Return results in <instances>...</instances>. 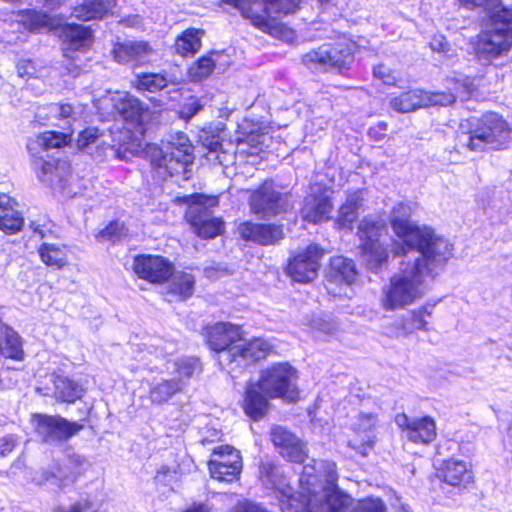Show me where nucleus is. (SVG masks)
<instances>
[{
	"instance_id": "obj_20",
	"label": "nucleus",
	"mask_w": 512,
	"mask_h": 512,
	"mask_svg": "<svg viewBox=\"0 0 512 512\" xmlns=\"http://www.w3.org/2000/svg\"><path fill=\"white\" fill-rule=\"evenodd\" d=\"M328 190L318 188L305 198L301 216L304 221L318 224L327 221L333 209Z\"/></svg>"
},
{
	"instance_id": "obj_53",
	"label": "nucleus",
	"mask_w": 512,
	"mask_h": 512,
	"mask_svg": "<svg viewBox=\"0 0 512 512\" xmlns=\"http://www.w3.org/2000/svg\"><path fill=\"white\" fill-rule=\"evenodd\" d=\"M430 47L433 51H437L445 55H448V52L450 51L449 44L443 35L434 36L430 42Z\"/></svg>"
},
{
	"instance_id": "obj_52",
	"label": "nucleus",
	"mask_w": 512,
	"mask_h": 512,
	"mask_svg": "<svg viewBox=\"0 0 512 512\" xmlns=\"http://www.w3.org/2000/svg\"><path fill=\"white\" fill-rule=\"evenodd\" d=\"M230 512H269L262 505L250 502L242 501L233 506Z\"/></svg>"
},
{
	"instance_id": "obj_49",
	"label": "nucleus",
	"mask_w": 512,
	"mask_h": 512,
	"mask_svg": "<svg viewBox=\"0 0 512 512\" xmlns=\"http://www.w3.org/2000/svg\"><path fill=\"white\" fill-rule=\"evenodd\" d=\"M99 137V129L96 127H89L79 133L77 143L80 148H85L94 143Z\"/></svg>"
},
{
	"instance_id": "obj_29",
	"label": "nucleus",
	"mask_w": 512,
	"mask_h": 512,
	"mask_svg": "<svg viewBox=\"0 0 512 512\" xmlns=\"http://www.w3.org/2000/svg\"><path fill=\"white\" fill-rule=\"evenodd\" d=\"M16 202L8 195H0V229L15 233L22 228L23 217L15 208Z\"/></svg>"
},
{
	"instance_id": "obj_43",
	"label": "nucleus",
	"mask_w": 512,
	"mask_h": 512,
	"mask_svg": "<svg viewBox=\"0 0 512 512\" xmlns=\"http://www.w3.org/2000/svg\"><path fill=\"white\" fill-rule=\"evenodd\" d=\"M133 84L138 90L155 93L164 89L168 84V80L162 74L149 73L137 75Z\"/></svg>"
},
{
	"instance_id": "obj_48",
	"label": "nucleus",
	"mask_w": 512,
	"mask_h": 512,
	"mask_svg": "<svg viewBox=\"0 0 512 512\" xmlns=\"http://www.w3.org/2000/svg\"><path fill=\"white\" fill-rule=\"evenodd\" d=\"M373 75L385 85L393 86L397 83V77L394 71L385 64L375 66L373 69Z\"/></svg>"
},
{
	"instance_id": "obj_23",
	"label": "nucleus",
	"mask_w": 512,
	"mask_h": 512,
	"mask_svg": "<svg viewBox=\"0 0 512 512\" xmlns=\"http://www.w3.org/2000/svg\"><path fill=\"white\" fill-rule=\"evenodd\" d=\"M206 333L210 348L220 353L219 358L233 346V343L241 339L240 327L231 323H216L207 327Z\"/></svg>"
},
{
	"instance_id": "obj_8",
	"label": "nucleus",
	"mask_w": 512,
	"mask_h": 512,
	"mask_svg": "<svg viewBox=\"0 0 512 512\" xmlns=\"http://www.w3.org/2000/svg\"><path fill=\"white\" fill-rule=\"evenodd\" d=\"M385 233L386 224L380 218L366 217L358 226L361 257L372 271L380 269L388 259V251L380 241Z\"/></svg>"
},
{
	"instance_id": "obj_51",
	"label": "nucleus",
	"mask_w": 512,
	"mask_h": 512,
	"mask_svg": "<svg viewBox=\"0 0 512 512\" xmlns=\"http://www.w3.org/2000/svg\"><path fill=\"white\" fill-rule=\"evenodd\" d=\"M204 104L199 98H191L182 107V115L185 118H191L195 116L199 111L203 109Z\"/></svg>"
},
{
	"instance_id": "obj_4",
	"label": "nucleus",
	"mask_w": 512,
	"mask_h": 512,
	"mask_svg": "<svg viewBox=\"0 0 512 512\" xmlns=\"http://www.w3.org/2000/svg\"><path fill=\"white\" fill-rule=\"evenodd\" d=\"M475 57L487 65L507 54L512 46V8H497L490 16L489 26L471 42Z\"/></svg>"
},
{
	"instance_id": "obj_1",
	"label": "nucleus",
	"mask_w": 512,
	"mask_h": 512,
	"mask_svg": "<svg viewBox=\"0 0 512 512\" xmlns=\"http://www.w3.org/2000/svg\"><path fill=\"white\" fill-rule=\"evenodd\" d=\"M410 207L399 203L391 214V226L402 246H395V255L404 254L399 270L382 287L380 305L385 311L405 309L424 297L428 279L453 255L452 244L427 226L409 219Z\"/></svg>"
},
{
	"instance_id": "obj_16",
	"label": "nucleus",
	"mask_w": 512,
	"mask_h": 512,
	"mask_svg": "<svg viewBox=\"0 0 512 512\" xmlns=\"http://www.w3.org/2000/svg\"><path fill=\"white\" fill-rule=\"evenodd\" d=\"M132 269L141 279L163 283L172 275L173 264L160 255H138L133 260Z\"/></svg>"
},
{
	"instance_id": "obj_54",
	"label": "nucleus",
	"mask_w": 512,
	"mask_h": 512,
	"mask_svg": "<svg viewBox=\"0 0 512 512\" xmlns=\"http://www.w3.org/2000/svg\"><path fill=\"white\" fill-rule=\"evenodd\" d=\"M17 439L14 435H6L0 438V455L6 456L16 446Z\"/></svg>"
},
{
	"instance_id": "obj_21",
	"label": "nucleus",
	"mask_w": 512,
	"mask_h": 512,
	"mask_svg": "<svg viewBox=\"0 0 512 512\" xmlns=\"http://www.w3.org/2000/svg\"><path fill=\"white\" fill-rule=\"evenodd\" d=\"M270 438L279 453L289 461L302 462L306 456L301 441L285 427L275 425L271 428Z\"/></svg>"
},
{
	"instance_id": "obj_12",
	"label": "nucleus",
	"mask_w": 512,
	"mask_h": 512,
	"mask_svg": "<svg viewBox=\"0 0 512 512\" xmlns=\"http://www.w3.org/2000/svg\"><path fill=\"white\" fill-rule=\"evenodd\" d=\"M295 370L288 363L271 366L262 372L259 387L270 398L294 399Z\"/></svg>"
},
{
	"instance_id": "obj_26",
	"label": "nucleus",
	"mask_w": 512,
	"mask_h": 512,
	"mask_svg": "<svg viewBox=\"0 0 512 512\" xmlns=\"http://www.w3.org/2000/svg\"><path fill=\"white\" fill-rule=\"evenodd\" d=\"M63 55L73 58L71 53L87 49L92 43V32L89 27L71 24L63 29Z\"/></svg>"
},
{
	"instance_id": "obj_19",
	"label": "nucleus",
	"mask_w": 512,
	"mask_h": 512,
	"mask_svg": "<svg viewBox=\"0 0 512 512\" xmlns=\"http://www.w3.org/2000/svg\"><path fill=\"white\" fill-rule=\"evenodd\" d=\"M377 424V415L372 413H360L353 423V431L358 439L351 440L349 445L362 456H367L377 442L375 434Z\"/></svg>"
},
{
	"instance_id": "obj_61",
	"label": "nucleus",
	"mask_w": 512,
	"mask_h": 512,
	"mask_svg": "<svg viewBox=\"0 0 512 512\" xmlns=\"http://www.w3.org/2000/svg\"><path fill=\"white\" fill-rule=\"evenodd\" d=\"M33 18H34V21H35V25L38 26V27L43 26V25L46 24V21H45L46 16L45 15L34 14Z\"/></svg>"
},
{
	"instance_id": "obj_62",
	"label": "nucleus",
	"mask_w": 512,
	"mask_h": 512,
	"mask_svg": "<svg viewBox=\"0 0 512 512\" xmlns=\"http://www.w3.org/2000/svg\"><path fill=\"white\" fill-rule=\"evenodd\" d=\"M220 147H221V144L219 143L218 140L211 141V143L209 145V149L211 151H217Z\"/></svg>"
},
{
	"instance_id": "obj_39",
	"label": "nucleus",
	"mask_w": 512,
	"mask_h": 512,
	"mask_svg": "<svg viewBox=\"0 0 512 512\" xmlns=\"http://www.w3.org/2000/svg\"><path fill=\"white\" fill-rule=\"evenodd\" d=\"M169 279L168 292L170 294L178 296L180 299L188 298L193 294L195 279L190 273L174 271L173 268Z\"/></svg>"
},
{
	"instance_id": "obj_14",
	"label": "nucleus",
	"mask_w": 512,
	"mask_h": 512,
	"mask_svg": "<svg viewBox=\"0 0 512 512\" xmlns=\"http://www.w3.org/2000/svg\"><path fill=\"white\" fill-rule=\"evenodd\" d=\"M34 420L36 433L46 443L65 441L83 429L82 424L60 416L37 415Z\"/></svg>"
},
{
	"instance_id": "obj_56",
	"label": "nucleus",
	"mask_w": 512,
	"mask_h": 512,
	"mask_svg": "<svg viewBox=\"0 0 512 512\" xmlns=\"http://www.w3.org/2000/svg\"><path fill=\"white\" fill-rule=\"evenodd\" d=\"M467 8L482 7L487 9L496 4L497 0H459Z\"/></svg>"
},
{
	"instance_id": "obj_42",
	"label": "nucleus",
	"mask_w": 512,
	"mask_h": 512,
	"mask_svg": "<svg viewBox=\"0 0 512 512\" xmlns=\"http://www.w3.org/2000/svg\"><path fill=\"white\" fill-rule=\"evenodd\" d=\"M224 55L220 52H211L201 57L189 69V76L193 81H201L207 78L218 65Z\"/></svg>"
},
{
	"instance_id": "obj_35",
	"label": "nucleus",
	"mask_w": 512,
	"mask_h": 512,
	"mask_svg": "<svg viewBox=\"0 0 512 512\" xmlns=\"http://www.w3.org/2000/svg\"><path fill=\"white\" fill-rule=\"evenodd\" d=\"M53 383L54 395L57 400L72 403L83 395L82 386L66 376L56 375Z\"/></svg>"
},
{
	"instance_id": "obj_32",
	"label": "nucleus",
	"mask_w": 512,
	"mask_h": 512,
	"mask_svg": "<svg viewBox=\"0 0 512 512\" xmlns=\"http://www.w3.org/2000/svg\"><path fill=\"white\" fill-rule=\"evenodd\" d=\"M183 390L182 382L174 378L154 379L150 384L149 398L153 403L163 404Z\"/></svg>"
},
{
	"instance_id": "obj_10",
	"label": "nucleus",
	"mask_w": 512,
	"mask_h": 512,
	"mask_svg": "<svg viewBox=\"0 0 512 512\" xmlns=\"http://www.w3.org/2000/svg\"><path fill=\"white\" fill-rule=\"evenodd\" d=\"M194 202L186 212V218L193 226L194 231L203 238H214L223 230L220 218L210 216V209L217 206V196L198 194L193 196Z\"/></svg>"
},
{
	"instance_id": "obj_36",
	"label": "nucleus",
	"mask_w": 512,
	"mask_h": 512,
	"mask_svg": "<svg viewBox=\"0 0 512 512\" xmlns=\"http://www.w3.org/2000/svg\"><path fill=\"white\" fill-rule=\"evenodd\" d=\"M201 372L202 367L197 358L183 357L173 362L172 378L176 381H181L183 389L188 385L192 377L199 375Z\"/></svg>"
},
{
	"instance_id": "obj_3",
	"label": "nucleus",
	"mask_w": 512,
	"mask_h": 512,
	"mask_svg": "<svg viewBox=\"0 0 512 512\" xmlns=\"http://www.w3.org/2000/svg\"><path fill=\"white\" fill-rule=\"evenodd\" d=\"M512 129L499 114L489 112L474 123H461L456 145L473 152L500 150L508 146Z\"/></svg>"
},
{
	"instance_id": "obj_38",
	"label": "nucleus",
	"mask_w": 512,
	"mask_h": 512,
	"mask_svg": "<svg viewBox=\"0 0 512 512\" xmlns=\"http://www.w3.org/2000/svg\"><path fill=\"white\" fill-rule=\"evenodd\" d=\"M390 106L397 112L409 113L424 106V91L409 90L390 100Z\"/></svg>"
},
{
	"instance_id": "obj_18",
	"label": "nucleus",
	"mask_w": 512,
	"mask_h": 512,
	"mask_svg": "<svg viewBox=\"0 0 512 512\" xmlns=\"http://www.w3.org/2000/svg\"><path fill=\"white\" fill-rule=\"evenodd\" d=\"M272 345L261 338L244 343L233 345L220 358V364H229L233 362H255L265 358L272 351Z\"/></svg>"
},
{
	"instance_id": "obj_7",
	"label": "nucleus",
	"mask_w": 512,
	"mask_h": 512,
	"mask_svg": "<svg viewBox=\"0 0 512 512\" xmlns=\"http://www.w3.org/2000/svg\"><path fill=\"white\" fill-rule=\"evenodd\" d=\"M70 133L45 131L27 143V149L34 157L33 166L37 171L38 178L47 184H53L60 179L61 166L58 162L47 161L42 153L50 148H59L68 142Z\"/></svg>"
},
{
	"instance_id": "obj_57",
	"label": "nucleus",
	"mask_w": 512,
	"mask_h": 512,
	"mask_svg": "<svg viewBox=\"0 0 512 512\" xmlns=\"http://www.w3.org/2000/svg\"><path fill=\"white\" fill-rule=\"evenodd\" d=\"M313 327L325 334H330L335 330L333 324L326 322L322 319H318L317 321H314Z\"/></svg>"
},
{
	"instance_id": "obj_40",
	"label": "nucleus",
	"mask_w": 512,
	"mask_h": 512,
	"mask_svg": "<svg viewBox=\"0 0 512 512\" xmlns=\"http://www.w3.org/2000/svg\"><path fill=\"white\" fill-rule=\"evenodd\" d=\"M1 337L4 342V346H2L0 355L14 360H22L24 351L22 349V342L18 333L12 328L3 325L1 327Z\"/></svg>"
},
{
	"instance_id": "obj_11",
	"label": "nucleus",
	"mask_w": 512,
	"mask_h": 512,
	"mask_svg": "<svg viewBox=\"0 0 512 512\" xmlns=\"http://www.w3.org/2000/svg\"><path fill=\"white\" fill-rule=\"evenodd\" d=\"M251 211L259 218H270L289 208V197L275 189L273 182L265 181L249 198Z\"/></svg>"
},
{
	"instance_id": "obj_58",
	"label": "nucleus",
	"mask_w": 512,
	"mask_h": 512,
	"mask_svg": "<svg viewBox=\"0 0 512 512\" xmlns=\"http://www.w3.org/2000/svg\"><path fill=\"white\" fill-rule=\"evenodd\" d=\"M66 512H93L88 502H79L74 504L68 511Z\"/></svg>"
},
{
	"instance_id": "obj_45",
	"label": "nucleus",
	"mask_w": 512,
	"mask_h": 512,
	"mask_svg": "<svg viewBox=\"0 0 512 512\" xmlns=\"http://www.w3.org/2000/svg\"><path fill=\"white\" fill-rule=\"evenodd\" d=\"M51 112L68 125L80 120L83 116V105L77 104H54L51 106Z\"/></svg>"
},
{
	"instance_id": "obj_2",
	"label": "nucleus",
	"mask_w": 512,
	"mask_h": 512,
	"mask_svg": "<svg viewBox=\"0 0 512 512\" xmlns=\"http://www.w3.org/2000/svg\"><path fill=\"white\" fill-rule=\"evenodd\" d=\"M299 478L300 490L293 494L285 483L279 467L265 463L260 467V478L267 488L280 491L283 512H347L353 499L337 487L334 462L312 460Z\"/></svg>"
},
{
	"instance_id": "obj_5",
	"label": "nucleus",
	"mask_w": 512,
	"mask_h": 512,
	"mask_svg": "<svg viewBox=\"0 0 512 512\" xmlns=\"http://www.w3.org/2000/svg\"><path fill=\"white\" fill-rule=\"evenodd\" d=\"M192 152L193 147L186 134L177 132L162 148L152 150V163L162 177L185 175L193 162Z\"/></svg>"
},
{
	"instance_id": "obj_25",
	"label": "nucleus",
	"mask_w": 512,
	"mask_h": 512,
	"mask_svg": "<svg viewBox=\"0 0 512 512\" xmlns=\"http://www.w3.org/2000/svg\"><path fill=\"white\" fill-rule=\"evenodd\" d=\"M114 58L119 63L130 61L148 62L155 54L154 49L145 41H128L115 45Z\"/></svg>"
},
{
	"instance_id": "obj_33",
	"label": "nucleus",
	"mask_w": 512,
	"mask_h": 512,
	"mask_svg": "<svg viewBox=\"0 0 512 512\" xmlns=\"http://www.w3.org/2000/svg\"><path fill=\"white\" fill-rule=\"evenodd\" d=\"M430 314L426 307L414 310L411 313L409 323L402 322L398 327H388L385 334L389 337L398 338L411 334L414 330H427L428 322L425 317Z\"/></svg>"
},
{
	"instance_id": "obj_15",
	"label": "nucleus",
	"mask_w": 512,
	"mask_h": 512,
	"mask_svg": "<svg viewBox=\"0 0 512 512\" xmlns=\"http://www.w3.org/2000/svg\"><path fill=\"white\" fill-rule=\"evenodd\" d=\"M324 250L316 244L309 245L304 251L299 252L290 260L287 273L296 282L306 283L316 278L319 261Z\"/></svg>"
},
{
	"instance_id": "obj_63",
	"label": "nucleus",
	"mask_w": 512,
	"mask_h": 512,
	"mask_svg": "<svg viewBox=\"0 0 512 512\" xmlns=\"http://www.w3.org/2000/svg\"><path fill=\"white\" fill-rule=\"evenodd\" d=\"M187 512H208V510L203 506H199L197 508L188 510Z\"/></svg>"
},
{
	"instance_id": "obj_13",
	"label": "nucleus",
	"mask_w": 512,
	"mask_h": 512,
	"mask_svg": "<svg viewBox=\"0 0 512 512\" xmlns=\"http://www.w3.org/2000/svg\"><path fill=\"white\" fill-rule=\"evenodd\" d=\"M208 466L213 479L230 483L238 479L243 463L238 450L229 445H221L213 450Z\"/></svg>"
},
{
	"instance_id": "obj_37",
	"label": "nucleus",
	"mask_w": 512,
	"mask_h": 512,
	"mask_svg": "<svg viewBox=\"0 0 512 512\" xmlns=\"http://www.w3.org/2000/svg\"><path fill=\"white\" fill-rule=\"evenodd\" d=\"M204 36L203 29L188 28L179 35L175 42V48L178 54L182 56H192L197 53L201 47V39Z\"/></svg>"
},
{
	"instance_id": "obj_41",
	"label": "nucleus",
	"mask_w": 512,
	"mask_h": 512,
	"mask_svg": "<svg viewBox=\"0 0 512 512\" xmlns=\"http://www.w3.org/2000/svg\"><path fill=\"white\" fill-rule=\"evenodd\" d=\"M361 191L348 195L346 202L339 209L338 224L343 228L351 229L352 223L358 216V209L362 206Z\"/></svg>"
},
{
	"instance_id": "obj_64",
	"label": "nucleus",
	"mask_w": 512,
	"mask_h": 512,
	"mask_svg": "<svg viewBox=\"0 0 512 512\" xmlns=\"http://www.w3.org/2000/svg\"><path fill=\"white\" fill-rule=\"evenodd\" d=\"M50 476H52V474L46 473V474H45V477H44V480H45V481H48V480H49V478H50Z\"/></svg>"
},
{
	"instance_id": "obj_47",
	"label": "nucleus",
	"mask_w": 512,
	"mask_h": 512,
	"mask_svg": "<svg viewBox=\"0 0 512 512\" xmlns=\"http://www.w3.org/2000/svg\"><path fill=\"white\" fill-rule=\"evenodd\" d=\"M352 512H386V507L379 498H367L359 501Z\"/></svg>"
},
{
	"instance_id": "obj_22",
	"label": "nucleus",
	"mask_w": 512,
	"mask_h": 512,
	"mask_svg": "<svg viewBox=\"0 0 512 512\" xmlns=\"http://www.w3.org/2000/svg\"><path fill=\"white\" fill-rule=\"evenodd\" d=\"M447 88L449 92H426L424 91V106H448L455 102L457 96L464 93H471L476 86L469 77L461 79H448Z\"/></svg>"
},
{
	"instance_id": "obj_6",
	"label": "nucleus",
	"mask_w": 512,
	"mask_h": 512,
	"mask_svg": "<svg viewBox=\"0 0 512 512\" xmlns=\"http://www.w3.org/2000/svg\"><path fill=\"white\" fill-rule=\"evenodd\" d=\"M223 1L237 7L243 17L249 19L254 26L262 31L272 28L270 20L294 13L301 3V0H263V3L256 0Z\"/></svg>"
},
{
	"instance_id": "obj_28",
	"label": "nucleus",
	"mask_w": 512,
	"mask_h": 512,
	"mask_svg": "<svg viewBox=\"0 0 512 512\" xmlns=\"http://www.w3.org/2000/svg\"><path fill=\"white\" fill-rule=\"evenodd\" d=\"M441 476L444 482L457 487H465L473 481V473L467 463L457 459H449L444 462Z\"/></svg>"
},
{
	"instance_id": "obj_44",
	"label": "nucleus",
	"mask_w": 512,
	"mask_h": 512,
	"mask_svg": "<svg viewBox=\"0 0 512 512\" xmlns=\"http://www.w3.org/2000/svg\"><path fill=\"white\" fill-rule=\"evenodd\" d=\"M115 107L126 120H138L143 113V106L140 100L128 94L120 98Z\"/></svg>"
},
{
	"instance_id": "obj_55",
	"label": "nucleus",
	"mask_w": 512,
	"mask_h": 512,
	"mask_svg": "<svg viewBox=\"0 0 512 512\" xmlns=\"http://www.w3.org/2000/svg\"><path fill=\"white\" fill-rule=\"evenodd\" d=\"M265 136H266V133L263 130H261V132H257V133H255L254 131H251L241 141L249 144L252 147H257L259 145L264 144Z\"/></svg>"
},
{
	"instance_id": "obj_50",
	"label": "nucleus",
	"mask_w": 512,
	"mask_h": 512,
	"mask_svg": "<svg viewBox=\"0 0 512 512\" xmlns=\"http://www.w3.org/2000/svg\"><path fill=\"white\" fill-rule=\"evenodd\" d=\"M17 73L19 77H36L37 69L34 63L28 59H22L17 62Z\"/></svg>"
},
{
	"instance_id": "obj_60",
	"label": "nucleus",
	"mask_w": 512,
	"mask_h": 512,
	"mask_svg": "<svg viewBox=\"0 0 512 512\" xmlns=\"http://www.w3.org/2000/svg\"><path fill=\"white\" fill-rule=\"evenodd\" d=\"M34 234H37L41 239H44L47 237V234L51 231L48 229H44L40 225H37L33 228Z\"/></svg>"
},
{
	"instance_id": "obj_24",
	"label": "nucleus",
	"mask_w": 512,
	"mask_h": 512,
	"mask_svg": "<svg viewBox=\"0 0 512 512\" xmlns=\"http://www.w3.org/2000/svg\"><path fill=\"white\" fill-rule=\"evenodd\" d=\"M241 237L261 245H272L284 237L281 226L245 222L239 226Z\"/></svg>"
},
{
	"instance_id": "obj_34",
	"label": "nucleus",
	"mask_w": 512,
	"mask_h": 512,
	"mask_svg": "<svg viewBox=\"0 0 512 512\" xmlns=\"http://www.w3.org/2000/svg\"><path fill=\"white\" fill-rule=\"evenodd\" d=\"M115 0H84L76 6L73 15L83 21L102 18L114 5Z\"/></svg>"
},
{
	"instance_id": "obj_27",
	"label": "nucleus",
	"mask_w": 512,
	"mask_h": 512,
	"mask_svg": "<svg viewBox=\"0 0 512 512\" xmlns=\"http://www.w3.org/2000/svg\"><path fill=\"white\" fill-rule=\"evenodd\" d=\"M358 277V272L353 260L343 256H336L331 259L328 281L331 284L353 285Z\"/></svg>"
},
{
	"instance_id": "obj_9",
	"label": "nucleus",
	"mask_w": 512,
	"mask_h": 512,
	"mask_svg": "<svg viewBox=\"0 0 512 512\" xmlns=\"http://www.w3.org/2000/svg\"><path fill=\"white\" fill-rule=\"evenodd\" d=\"M353 61L351 46L345 42L326 43L302 56V63L316 71H341L348 68Z\"/></svg>"
},
{
	"instance_id": "obj_30",
	"label": "nucleus",
	"mask_w": 512,
	"mask_h": 512,
	"mask_svg": "<svg viewBox=\"0 0 512 512\" xmlns=\"http://www.w3.org/2000/svg\"><path fill=\"white\" fill-rule=\"evenodd\" d=\"M260 389L259 383L251 384L246 389L244 409L248 416L254 420L262 418L268 410V400Z\"/></svg>"
},
{
	"instance_id": "obj_17",
	"label": "nucleus",
	"mask_w": 512,
	"mask_h": 512,
	"mask_svg": "<svg viewBox=\"0 0 512 512\" xmlns=\"http://www.w3.org/2000/svg\"><path fill=\"white\" fill-rule=\"evenodd\" d=\"M395 423L405 437L414 443L428 444L437 435L435 420L430 416L409 418L406 414L400 413L396 415Z\"/></svg>"
},
{
	"instance_id": "obj_46",
	"label": "nucleus",
	"mask_w": 512,
	"mask_h": 512,
	"mask_svg": "<svg viewBox=\"0 0 512 512\" xmlns=\"http://www.w3.org/2000/svg\"><path fill=\"white\" fill-rule=\"evenodd\" d=\"M127 234V229L125 226L118 222H111L105 229L101 230L98 234V239L100 241H112L116 242L120 240Z\"/></svg>"
},
{
	"instance_id": "obj_59",
	"label": "nucleus",
	"mask_w": 512,
	"mask_h": 512,
	"mask_svg": "<svg viewBox=\"0 0 512 512\" xmlns=\"http://www.w3.org/2000/svg\"><path fill=\"white\" fill-rule=\"evenodd\" d=\"M85 462V458L78 454L69 455V463L72 469H76Z\"/></svg>"
},
{
	"instance_id": "obj_31",
	"label": "nucleus",
	"mask_w": 512,
	"mask_h": 512,
	"mask_svg": "<svg viewBox=\"0 0 512 512\" xmlns=\"http://www.w3.org/2000/svg\"><path fill=\"white\" fill-rule=\"evenodd\" d=\"M41 261L55 269H62L68 264V249L64 244L43 242L38 247Z\"/></svg>"
}]
</instances>
